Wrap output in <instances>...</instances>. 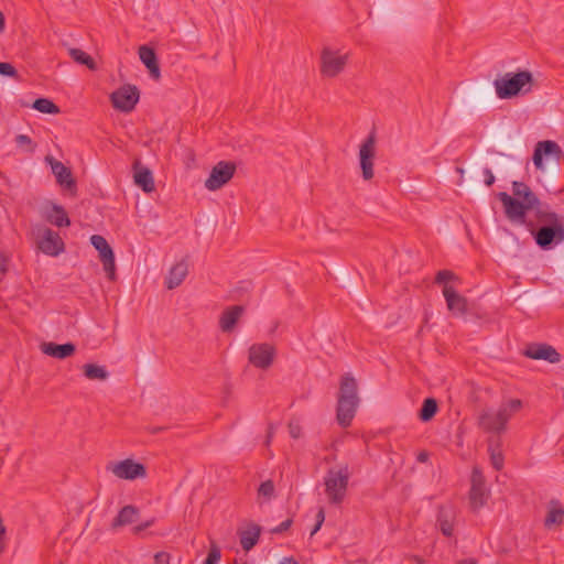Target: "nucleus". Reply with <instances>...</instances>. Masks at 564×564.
<instances>
[{"instance_id": "nucleus-1", "label": "nucleus", "mask_w": 564, "mask_h": 564, "mask_svg": "<svg viewBox=\"0 0 564 564\" xmlns=\"http://www.w3.org/2000/svg\"><path fill=\"white\" fill-rule=\"evenodd\" d=\"M536 223L529 220L527 229L542 250H552L564 241V216L550 210L539 212Z\"/></svg>"}, {"instance_id": "nucleus-39", "label": "nucleus", "mask_w": 564, "mask_h": 564, "mask_svg": "<svg viewBox=\"0 0 564 564\" xmlns=\"http://www.w3.org/2000/svg\"><path fill=\"white\" fill-rule=\"evenodd\" d=\"M258 495L270 500L274 496V484L272 480H265L260 484Z\"/></svg>"}, {"instance_id": "nucleus-30", "label": "nucleus", "mask_w": 564, "mask_h": 564, "mask_svg": "<svg viewBox=\"0 0 564 564\" xmlns=\"http://www.w3.org/2000/svg\"><path fill=\"white\" fill-rule=\"evenodd\" d=\"M139 509L132 505L124 506L121 508L117 517L111 522V529L117 530L120 527H124L133 523L139 518Z\"/></svg>"}, {"instance_id": "nucleus-11", "label": "nucleus", "mask_w": 564, "mask_h": 564, "mask_svg": "<svg viewBox=\"0 0 564 564\" xmlns=\"http://www.w3.org/2000/svg\"><path fill=\"white\" fill-rule=\"evenodd\" d=\"M498 199L502 203L507 218L512 223H519L527 227L528 208L514 195L511 196L506 192L498 193Z\"/></svg>"}, {"instance_id": "nucleus-25", "label": "nucleus", "mask_w": 564, "mask_h": 564, "mask_svg": "<svg viewBox=\"0 0 564 564\" xmlns=\"http://www.w3.org/2000/svg\"><path fill=\"white\" fill-rule=\"evenodd\" d=\"M43 354L57 358L65 359L70 357L76 351V346L73 343L55 344V343H43L41 345Z\"/></svg>"}, {"instance_id": "nucleus-2", "label": "nucleus", "mask_w": 564, "mask_h": 564, "mask_svg": "<svg viewBox=\"0 0 564 564\" xmlns=\"http://www.w3.org/2000/svg\"><path fill=\"white\" fill-rule=\"evenodd\" d=\"M358 405L357 381L350 373H346L340 380L336 409V419L341 427L350 426Z\"/></svg>"}, {"instance_id": "nucleus-53", "label": "nucleus", "mask_w": 564, "mask_h": 564, "mask_svg": "<svg viewBox=\"0 0 564 564\" xmlns=\"http://www.w3.org/2000/svg\"><path fill=\"white\" fill-rule=\"evenodd\" d=\"M162 430H163V427H154V429L152 430V433H158V432H160V431H162Z\"/></svg>"}, {"instance_id": "nucleus-35", "label": "nucleus", "mask_w": 564, "mask_h": 564, "mask_svg": "<svg viewBox=\"0 0 564 564\" xmlns=\"http://www.w3.org/2000/svg\"><path fill=\"white\" fill-rule=\"evenodd\" d=\"M437 410L438 405L436 400L434 398H426L420 409L419 417L422 422H429L435 416Z\"/></svg>"}, {"instance_id": "nucleus-18", "label": "nucleus", "mask_w": 564, "mask_h": 564, "mask_svg": "<svg viewBox=\"0 0 564 564\" xmlns=\"http://www.w3.org/2000/svg\"><path fill=\"white\" fill-rule=\"evenodd\" d=\"M457 519V510L453 506H440L436 517V525L444 536L454 535Z\"/></svg>"}, {"instance_id": "nucleus-29", "label": "nucleus", "mask_w": 564, "mask_h": 564, "mask_svg": "<svg viewBox=\"0 0 564 564\" xmlns=\"http://www.w3.org/2000/svg\"><path fill=\"white\" fill-rule=\"evenodd\" d=\"M238 534L242 550L248 552L258 543L261 527L256 523H250L247 529L239 531Z\"/></svg>"}, {"instance_id": "nucleus-9", "label": "nucleus", "mask_w": 564, "mask_h": 564, "mask_svg": "<svg viewBox=\"0 0 564 564\" xmlns=\"http://www.w3.org/2000/svg\"><path fill=\"white\" fill-rule=\"evenodd\" d=\"M117 478L126 480H134L147 476V468L143 464L137 463L131 458H127L107 466Z\"/></svg>"}, {"instance_id": "nucleus-44", "label": "nucleus", "mask_w": 564, "mask_h": 564, "mask_svg": "<svg viewBox=\"0 0 564 564\" xmlns=\"http://www.w3.org/2000/svg\"><path fill=\"white\" fill-rule=\"evenodd\" d=\"M482 174H484V183L486 184V186L494 185L496 177H495L492 171L489 167H486V169H484Z\"/></svg>"}, {"instance_id": "nucleus-5", "label": "nucleus", "mask_w": 564, "mask_h": 564, "mask_svg": "<svg viewBox=\"0 0 564 564\" xmlns=\"http://www.w3.org/2000/svg\"><path fill=\"white\" fill-rule=\"evenodd\" d=\"M489 491L486 488V479L479 467L475 466L470 477L469 507L473 512H478L486 503Z\"/></svg>"}, {"instance_id": "nucleus-34", "label": "nucleus", "mask_w": 564, "mask_h": 564, "mask_svg": "<svg viewBox=\"0 0 564 564\" xmlns=\"http://www.w3.org/2000/svg\"><path fill=\"white\" fill-rule=\"evenodd\" d=\"M69 56L78 64L85 65L90 70H95L97 68L96 62L94 58L84 52L80 48L72 47L68 50Z\"/></svg>"}, {"instance_id": "nucleus-36", "label": "nucleus", "mask_w": 564, "mask_h": 564, "mask_svg": "<svg viewBox=\"0 0 564 564\" xmlns=\"http://www.w3.org/2000/svg\"><path fill=\"white\" fill-rule=\"evenodd\" d=\"M32 108L47 115L59 113V107L47 98H37L34 100Z\"/></svg>"}, {"instance_id": "nucleus-23", "label": "nucleus", "mask_w": 564, "mask_h": 564, "mask_svg": "<svg viewBox=\"0 0 564 564\" xmlns=\"http://www.w3.org/2000/svg\"><path fill=\"white\" fill-rule=\"evenodd\" d=\"M478 426L485 432L496 433V436H499L507 427L502 421H498V414L490 410H485L479 414Z\"/></svg>"}, {"instance_id": "nucleus-22", "label": "nucleus", "mask_w": 564, "mask_h": 564, "mask_svg": "<svg viewBox=\"0 0 564 564\" xmlns=\"http://www.w3.org/2000/svg\"><path fill=\"white\" fill-rule=\"evenodd\" d=\"M447 308L454 314L463 315L467 311V300L460 295L452 285L443 288Z\"/></svg>"}, {"instance_id": "nucleus-47", "label": "nucleus", "mask_w": 564, "mask_h": 564, "mask_svg": "<svg viewBox=\"0 0 564 564\" xmlns=\"http://www.w3.org/2000/svg\"><path fill=\"white\" fill-rule=\"evenodd\" d=\"M153 523H154V520H148V521H145V522L139 524V525H135L133 528V533L139 534L143 530L150 528Z\"/></svg>"}, {"instance_id": "nucleus-43", "label": "nucleus", "mask_w": 564, "mask_h": 564, "mask_svg": "<svg viewBox=\"0 0 564 564\" xmlns=\"http://www.w3.org/2000/svg\"><path fill=\"white\" fill-rule=\"evenodd\" d=\"M292 523H293L292 519H286L285 521L281 522L278 527L273 528L271 530V532L274 534L282 533V532L289 530L290 527L292 525Z\"/></svg>"}, {"instance_id": "nucleus-37", "label": "nucleus", "mask_w": 564, "mask_h": 564, "mask_svg": "<svg viewBox=\"0 0 564 564\" xmlns=\"http://www.w3.org/2000/svg\"><path fill=\"white\" fill-rule=\"evenodd\" d=\"M564 520V509L558 506V507H553L549 510L546 517H545V520H544V524L545 527H551L553 524H561Z\"/></svg>"}, {"instance_id": "nucleus-17", "label": "nucleus", "mask_w": 564, "mask_h": 564, "mask_svg": "<svg viewBox=\"0 0 564 564\" xmlns=\"http://www.w3.org/2000/svg\"><path fill=\"white\" fill-rule=\"evenodd\" d=\"M562 155L563 151L555 141L545 140L536 143L532 160L536 170H544L543 156H553L558 162Z\"/></svg>"}, {"instance_id": "nucleus-55", "label": "nucleus", "mask_w": 564, "mask_h": 564, "mask_svg": "<svg viewBox=\"0 0 564 564\" xmlns=\"http://www.w3.org/2000/svg\"><path fill=\"white\" fill-rule=\"evenodd\" d=\"M170 564V563H169Z\"/></svg>"}, {"instance_id": "nucleus-42", "label": "nucleus", "mask_w": 564, "mask_h": 564, "mask_svg": "<svg viewBox=\"0 0 564 564\" xmlns=\"http://www.w3.org/2000/svg\"><path fill=\"white\" fill-rule=\"evenodd\" d=\"M15 143L19 147L28 145L29 147V149H28L29 152H33L34 149H35V145L32 143L31 138L29 135H26V134H18L15 137Z\"/></svg>"}, {"instance_id": "nucleus-31", "label": "nucleus", "mask_w": 564, "mask_h": 564, "mask_svg": "<svg viewBox=\"0 0 564 564\" xmlns=\"http://www.w3.org/2000/svg\"><path fill=\"white\" fill-rule=\"evenodd\" d=\"M488 452L492 467L496 470H501L503 468L505 457L501 451L500 436H491L488 438Z\"/></svg>"}, {"instance_id": "nucleus-28", "label": "nucleus", "mask_w": 564, "mask_h": 564, "mask_svg": "<svg viewBox=\"0 0 564 564\" xmlns=\"http://www.w3.org/2000/svg\"><path fill=\"white\" fill-rule=\"evenodd\" d=\"M494 95L489 86L477 85L469 94V101L477 108H484L492 102Z\"/></svg>"}, {"instance_id": "nucleus-38", "label": "nucleus", "mask_w": 564, "mask_h": 564, "mask_svg": "<svg viewBox=\"0 0 564 564\" xmlns=\"http://www.w3.org/2000/svg\"><path fill=\"white\" fill-rule=\"evenodd\" d=\"M434 282L445 288V285H449V282H460V279L451 270H440L435 275Z\"/></svg>"}, {"instance_id": "nucleus-21", "label": "nucleus", "mask_w": 564, "mask_h": 564, "mask_svg": "<svg viewBox=\"0 0 564 564\" xmlns=\"http://www.w3.org/2000/svg\"><path fill=\"white\" fill-rule=\"evenodd\" d=\"M133 178L134 183L142 188L145 193H151L155 189L153 174L151 170L143 166L139 160L133 162Z\"/></svg>"}, {"instance_id": "nucleus-50", "label": "nucleus", "mask_w": 564, "mask_h": 564, "mask_svg": "<svg viewBox=\"0 0 564 564\" xmlns=\"http://www.w3.org/2000/svg\"><path fill=\"white\" fill-rule=\"evenodd\" d=\"M272 436H273V426L270 425L268 429V434H267V441H265L267 445L270 444Z\"/></svg>"}, {"instance_id": "nucleus-45", "label": "nucleus", "mask_w": 564, "mask_h": 564, "mask_svg": "<svg viewBox=\"0 0 564 564\" xmlns=\"http://www.w3.org/2000/svg\"><path fill=\"white\" fill-rule=\"evenodd\" d=\"M170 558H171V556L167 552H158L154 555V563L155 564H169Z\"/></svg>"}, {"instance_id": "nucleus-14", "label": "nucleus", "mask_w": 564, "mask_h": 564, "mask_svg": "<svg viewBox=\"0 0 564 564\" xmlns=\"http://www.w3.org/2000/svg\"><path fill=\"white\" fill-rule=\"evenodd\" d=\"M37 247L48 256H58L64 251V242L59 235L47 227L39 228Z\"/></svg>"}, {"instance_id": "nucleus-13", "label": "nucleus", "mask_w": 564, "mask_h": 564, "mask_svg": "<svg viewBox=\"0 0 564 564\" xmlns=\"http://www.w3.org/2000/svg\"><path fill=\"white\" fill-rule=\"evenodd\" d=\"M348 55H340L330 48H324L321 55V72L325 77H335L341 73L347 64Z\"/></svg>"}, {"instance_id": "nucleus-48", "label": "nucleus", "mask_w": 564, "mask_h": 564, "mask_svg": "<svg viewBox=\"0 0 564 564\" xmlns=\"http://www.w3.org/2000/svg\"><path fill=\"white\" fill-rule=\"evenodd\" d=\"M325 521V510L323 507H321L316 513V523H317V528H321L322 524L324 523Z\"/></svg>"}, {"instance_id": "nucleus-7", "label": "nucleus", "mask_w": 564, "mask_h": 564, "mask_svg": "<svg viewBox=\"0 0 564 564\" xmlns=\"http://www.w3.org/2000/svg\"><path fill=\"white\" fill-rule=\"evenodd\" d=\"M236 172V164L231 161H219L210 171L205 181V187L209 191H217L226 185Z\"/></svg>"}, {"instance_id": "nucleus-15", "label": "nucleus", "mask_w": 564, "mask_h": 564, "mask_svg": "<svg viewBox=\"0 0 564 564\" xmlns=\"http://www.w3.org/2000/svg\"><path fill=\"white\" fill-rule=\"evenodd\" d=\"M275 348L268 343L253 344L249 348L248 360L259 369H268L275 358Z\"/></svg>"}, {"instance_id": "nucleus-33", "label": "nucleus", "mask_w": 564, "mask_h": 564, "mask_svg": "<svg viewBox=\"0 0 564 564\" xmlns=\"http://www.w3.org/2000/svg\"><path fill=\"white\" fill-rule=\"evenodd\" d=\"M84 376L89 380L105 381L109 377V372L104 366L95 364H86L83 366Z\"/></svg>"}, {"instance_id": "nucleus-46", "label": "nucleus", "mask_w": 564, "mask_h": 564, "mask_svg": "<svg viewBox=\"0 0 564 564\" xmlns=\"http://www.w3.org/2000/svg\"><path fill=\"white\" fill-rule=\"evenodd\" d=\"M289 431H290V435L293 438H299L301 436V427L299 424L289 423Z\"/></svg>"}, {"instance_id": "nucleus-32", "label": "nucleus", "mask_w": 564, "mask_h": 564, "mask_svg": "<svg viewBox=\"0 0 564 564\" xmlns=\"http://www.w3.org/2000/svg\"><path fill=\"white\" fill-rule=\"evenodd\" d=\"M522 406V402L519 399H512L509 400L507 403H502L498 411L496 412L498 414V421H502L503 424L507 426L508 421L510 417L518 412Z\"/></svg>"}, {"instance_id": "nucleus-4", "label": "nucleus", "mask_w": 564, "mask_h": 564, "mask_svg": "<svg viewBox=\"0 0 564 564\" xmlns=\"http://www.w3.org/2000/svg\"><path fill=\"white\" fill-rule=\"evenodd\" d=\"M533 76L529 70H520L518 73H507L500 78H496L494 86L497 96L500 99H510L519 94H527L531 90L527 85H531Z\"/></svg>"}, {"instance_id": "nucleus-49", "label": "nucleus", "mask_w": 564, "mask_h": 564, "mask_svg": "<svg viewBox=\"0 0 564 564\" xmlns=\"http://www.w3.org/2000/svg\"><path fill=\"white\" fill-rule=\"evenodd\" d=\"M429 459V454L426 452H421L417 455V460L421 463H425Z\"/></svg>"}, {"instance_id": "nucleus-51", "label": "nucleus", "mask_w": 564, "mask_h": 564, "mask_svg": "<svg viewBox=\"0 0 564 564\" xmlns=\"http://www.w3.org/2000/svg\"><path fill=\"white\" fill-rule=\"evenodd\" d=\"M6 28V19L3 13L0 11V33L4 31Z\"/></svg>"}, {"instance_id": "nucleus-16", "label": "nucleus", "mask_w": 564, "mask_h": 564, "mask_svg": "<svg viewBox=\"0 0 564 564\" xmlns=\"http://www.w3.org/2000/svg\"><path fill=\"white\" fill-rule=\"evenodd\" d=\"M45 162L50 164L52 173L56 178V183L74 195L77 191V185L70 169L54 159L52 155H47L45 158Z\"/></svg>"}, {"instance_id": "nucleus-6", "label": "nucleus", "mask_w": 564, "mask_h": 564, "mask_svg": "<svg viewBox=\"0 0 564 564\" xmlns=\"http://www.w3.org/2000/svg\"><path fill=\"white\" fill-rule=\"evenodd\" d=\"M140 99V90L135 85L124 84L111 93L112 107L122 112H131Z\"/></svg>"}, {"instance_id": "nucleus-8", "label": "nucleus", "mask_w": 564, "mask_h": 564, "mask_svg": "<svg viewBox=\"0 0 564 564\" xmlns=\"http://www.w3.org/2000/svg\"><path fill=\"white\" fill-rule=\"evenodd\" d=\"M512 193L523 203L529 212H534L535 217L539 216V212H545L550 208V206L546 203H542L529 185L523 182H512Z\"/></svg>"}, {"instance_id": "nucleus-10", "label": "nucleus", "mask_w": 564, "mask_h": 564, "mask_svg": "<svg viewBox=\"0 0 564 564\" xmlns=\"http://www.w3.org/2000/svg\"><path fill=\"white\" fill-rule=\"evenodd\" d=\"M376 156V132L371 131L359 149V162L365 181L373 177V160Z\"/></svg>"}, {"instance_id": "nucleus-54", "label": "nucleus", "mask_w": 564, "mask_h": 564, "mask_svg": "<svg viewBox=\"0 0 564 564\" xmlns=\"http://www.w3.org/2000/svg\"><path fill=\"white\" fill-rule=\"evenodd\" d=\"M457 171H458L459 173H462V174L464 173V170H463V169H460V167H457Z\"/></svg>"}, {"instance_id": "nucleus-24", "label": "nucleus", "mask_w": 564, "mask_h": 564, "mask_svg": "<svg viewBox=\"0 0 564 564\" xmlns=\"http://www.w3.org/2000/svg\"><path fill=\"white\" fill-rule=\"evenodd\" d=\"M139 57L148 68L151 77L158 80L161 77V72L155 51L148 45H141L139 47Z\"/></svg>"}, {"instance_id": "nucleus-20", "label": "nucleus", "mask_w": 564, "mask_h": 564, "mask_svg": "<svg viewBox=\"0 0 564 564\" xmlns=\"http://www.w3.org/2000/svg\"><path fill=\"white\" fill-rule=\"evenodd\" d=\"M524 356L535 360H546L551 364L561 361L560 352L547 344H531L524 350Z\"/></svg>"}, {"instance_id": "nucleus-3", "label": "nucleus", "mask_w": 564, "mask_h": 564, "mask_svg": "<svg viewBox=\"0 0 564 564\" xmlns=\"http://www.w3.org/2000/svg\"><path fill=\"white\" fill-rule=\"evenodd\" d=\"M350 470L348 464L329 468L324 476L325 495L328 503L339 506L346 498Z\"/></svg>"}, {"instance_id": "nucleus-40", "label": "nucleus", "mask_w": 564, "mask_h": 564, "mask_svg": "<svg viewBox=\"0 0 564 564\" xmlns=\"http://www.w3.org/2000/svg\"><path fill=\"white\" fill-rule=\"evenodd\" d=\"M221 553L217 545L214 543L210 545L208 555L206 560L204 561V564H217L220 560Z\"/></svg>"}, {"instance_id": "nucleus-52", "label": "nucleus", "mask_w": 564, "mask_h": 564, "mask_svg": "<svg viewBox=\"0 0 564 564\" xmlns=\"http://www.w3.org/2000/svg\"><path fill=\"white\" fill-rule=\"evenodd\" d=\"M319 529L321 528H317V523H315V525H313V529L311 531V535L313 536L314 534H316Z\"/></svg>"}, {"instance_id": "nucleus-19", "label": "nucleus", "mask_w": 564, "mask_h": 564, "mask_svg": "<svg viewBox=\"0 0 564 564\" xmlns=\"http://www.w3.org/2000/svg\"><path fill=\"white\" fill-rule=\"evenodd\" d=\"M42 217L56 227H68L70 219L62 205L53 202H46L41 213Z\"/></svg>"}, {"instance_id": "nucleus-12", "label": "nucleus", "mask_w": 564, "mask_h": 564, "mask_svg": "<svg viewBox=\"0 0 564 564\" xmlns=\"http://www.w3.org/2000/svg\"><path fill=\"white\" fill-rule=\"evenodd\" d=\"M90 242L99 252V259L102 263L107 278L111 281L116 279V263L113 251L108 241L100 235H93Z\"/></svg>"}, {"instance_id": "nucleus-26", "label": "nucleus", "mask_w": 564, "mask_h": 564, "mask_svg": "<svg viewBox=\"0 0 564 564\" xmlns=\"http://www.w3.org/2000/svg\"><path fill=\"white\" fill-rule=\"evenodd\" d=\"M243 312L245 307L242 305H234L226 308L219 318L220 329L224 333H230Z\"/></svg>"}, {"instance_id": "nucleus-27", "label": "nucleus", "mask_w": 564, "mask_h": 564, "mask_svg": "<svg viewBox=\"0 0 564 564\" xmlns=\"http://www.w3.org/2000/svg\"><path fill=\"white\" fill-rule=\"evenodd\" d=\"M188 273V265L185 260H181L176 264H174L166 278H165V286L169 290H173L182 284L184 279Z\"/></svg>"}, {"instance_id": "nucleus-41", "label": "nucleus", "mask_w": 564, "mask_h": 564, "mask_svg": "<svg viewBox=\"0 0 564 564\" xmlns=\"http://www.w3.org/2000/svg\"><path fill=\"white\" fill-rule=\"evenodd\" d=\"M0 75L7 77L19 78L18 72L14 66L10 63L1 62L0 63Z\"/></svg>"}]
</instances>
